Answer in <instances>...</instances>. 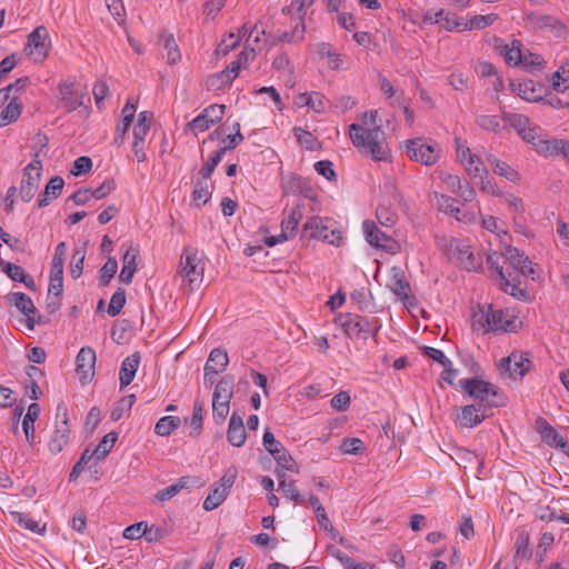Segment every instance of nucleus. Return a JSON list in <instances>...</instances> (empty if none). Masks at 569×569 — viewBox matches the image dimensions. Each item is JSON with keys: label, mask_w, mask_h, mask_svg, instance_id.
I'll use <instances>...</instances> for the list:
<instances>
[{"label": "nucleus", "mask_w": 569, "mask_h": 569, "mask_svg": "<svg viewBox=\"0 0 569 569\" xmlns=\"http://www.w3.org/2000/svg\"><path fill=\"white\" fill-rule=\"evenodd\" d=\"M510 87L515 93L526 101L535 102L542 99L532 80L511 81Z\"/></svg>", "instance_id": "26"}, {"label": "nucleus", "mask_w": 569, "mask_h": 569, "mask_svg": "<svg viewBox=\"0 0 569 569\" xmlns=\"http://www.w3.org/2000/svg\"><path fill=\"white\" fill-rule=\"evenodd\" d=\"M224 104L213 103L204 108L193 120L187 123V130L193 133L204 132L219 122L224 114Z\"/></svg>", "instance_id": "11"}, {"label": "nucleus", "mask_w": 569, "mask_h": 569, "mask_svg": "<svg viewBox=\"0 0 569 569\" xmlns=\"http://www.w3.org/2000/svg\"><path fill=\"white\" fill-rule=\"evenodd\" d=\"M84 251L76 249L70 263V274L73 279H78L83 271Z\"/></svg>", "instance_id": "58"}, {"label": "nucleus", "mask_w": 569, "mask_h": 569, "mask_svg": "<svg viewBox=\"0 0 569 569\" xmlns=\"http://www.w3.org/2000/svg\"><path fill=\"white\" fill-rule=\"evenodd\" d=\"M49 33L46 27H37L29 36L26 51L34 61H42L49 51Z\"/></svg>", "instance_id": "14"}, {"label": "nucleus", "mask_w": 569, "mask_h": 569, "mask_svg": "<svg viewBox=\"0 0 569 569\" xmlns=\"http://www.w3.org/2000/svg\"><path fill=\"white\" fill-rule=\"evenodd\" d=\"M363 449V442L359 438H345L340 450L347 455H358Z\"/></svg>", "instance_id": "64"}, {"label": "nucleus", "mask_w": 569, "mask_h": 569, "mask_svg": "<svg viewBox=\"0 0 569 569\" xmlns=\"http://www.w3.org/2000/svg\"><path fill=\"white\" fill-rule=\"evenodd\" d=\"M39 415L40 406L33 402L29 406L28 411L22 420V429L30 446L34 445V422L39 418Z\"/></svg>", "instance_id": "28"}, {"label": "nucleus", "mask_w": 569, "mask_h": 569, "mask_svg": "<svg viewBox=\"0 0 569 569\" xmlns=\"http://www.w3.org/2000/svg\"><path fill=\"white\" fill-rule=\"evenodd\" d=\"M147 522L140 521L133 525L128 526L123 530V537L126 539L136 540L146 536Z\"/></svg>", "instance_id": "63"}, {"label": "nucleus", "mask_w": 569, "mask_h": 569, "mask_svg": "<svg viewBox=\"0 0 569 569\" xmlns=\"http://www.w3.org/2000/svg\"><path fill=\"white\" fill-rule=\"evenodd\" d=\"M278 453L273 452L271 456L276 460L279 468L291 471V472H299V468L292 456L289 453V451L283 447L277 450Z\"/></svg>", "instance_id": "42"}, {"label": "nucleus", "mask_w": 569, "mask_h": 569, "mask_svg": "<svg viewBox=\"0 0 569 569\" xmlns=\"http://www.w3.org/2000/svg\"><path fill=\"white\" fill-rule=\"evenodd\" d=\"M60 102L66 111L71 112L83 104V94L74 89L73 82L59 84Z\"/></svg>", "instance_id": "17"}, {"label": "nucleus", "mask_w": 569, "mask_h": 569, "mask_svg": "<svg viewBox=\"0 0 569 569\" xmlns=\"http://www.w3.org/2000/svg\"><path fill=\"white\" fill-rule=\"evenodd\" d=\"M203 402L199 399L194 400L192 417L190 419L191 431L190 436L198 438L202 433L203 429Z\"/></svg>", "instance_id": "36"}, {"label": "nucleus", "mask_w": 569, "mask_h": 569, "mask_svg": "<svg viewBox=\"0 0 569 569\" xmlns=\"http://www.w3.org/2000/svg\"><path fill=\"white\" fill-rule=\"evenodd\" d=\"M336 323L351 339L367 340L375 337L381 328L378 318H368L357 313H340L336 318Z\"/></svg>", "instance_id": "4"}, {"label": "nucleus", "mask_w": 569, "mask_h": 569, "mask_svg": "<svg viewBox=\"0 0 569 569\" xmlns=\"http://www.w3.org/2000/svg\"><path fill=\"white\" fill-rule=\"evenodd\" d=\"M535 428L542 442L551 448L560 449L569 457L568 441L543 417H538L536 419Z\"/></svg>", "instance_id": "12"}, {"label": "nucleus", "mask_w": 569, "mask_h": 569, "mask_svg": "<svg viewBox=\"0 0 569 569\" xmlns=\"http://www.w3.org/2000/svg\"><path fill=\"white\" fill-rule=\"evenodd\" d=\"M227 496L226 489H221L219 486L214 485V488L203 501V509L211 511L218 508L226 500Z\"/></svg>", "instance_id": "47"}, {"label": "nucleus", "mask_w": 569, "mask_h": 569, "mask_svg": "<svg viewBox=\"0 0 569 569\" xmlns=\"http://www.w3.org/2000/svg\"><path fill=\"white\" fill-rule=\"evenodd\" d=\"M449 250L451 252L452 258H455L460 264H462L466 270L472 271L480 266L473 252L470 250V247L466 244L463 241L458 239H451L449 243Z\"/></svg>", "instance_id": "16"}, {"label": "nucleus", "mask_w": 569, "mask_h": 569, "mask_svg": "<svg viewBox=\"0 0 569 569\" xmlns=\"http://www.w3.org/2000/svg\"><path fill=\"white\" fill-rule=\"evenodd\" d=\"M21 111L22 103L19 96L13 94L6 108L0 112V127L14 122L20 117Z\"/></svg>", "instance_id": "31"}, {"label": "nucleus", "mask_w": 569, "mask_h": 569, "mask_svg": "<svg viewBox=\"0 0 569 569\" xmlns=\"http://www.w3.org/2000/svg\"><path fill=\"white\" fill-rule=\"evenodd\" d=\"M210 198L211 191L209 190L208 180H203L202 178L197 179L192 191V201L194 204L201 207L206 204Z\"/></svg>", "instance_id": "40"}, {"label": "nucleus", "mask_w": 569, "mask_h": 569, "mask_svg": "<svg viewBox=\"0 0 569 569\" xmlns=\"http://www.w3.org/2000/svg\"><path fill=\"white\" fill-rule=\"evenodd\" d=\"M153 114L149 111H142L138 116V121L133 128V138L144 140L150 130V122Z\"/></svg>", "instance_id": "43"}, {"label": "nucleus", "mask_w": 569, "mask_h": 569, "mask_svg": "<svg viewBox=\"0 0 569 569\" xmlns=\"http://www.w3.org/2000/svg\"><path fill=\"white\" fill-rule=\"evenodd\" d=\"M442 21H440V24L443 29L448 31H465L463 30V20L456 16L455 13L446 12L441 17Z\"/></svg>", "instance_id": "55"}, {"label": "nucleus", "mask_w": 569, "mask_h": 569, "mask_svg": "<svg viewBox=\"0 0 569 569\" xmlns=\"http://www.w3.org/2000/svg\"><path fill=\"white\" fill-rule=\"evenodd\" d=\"M543 156H562L569 160V141L563 139H550V142H540Z\"/></svg>", "instance_id": "32"}, {"label": "nucleus", "mask_w": 569, "mask_h": 569, "mask_svg": "<svg viewBox=\"0 0 569 569\" xmlns=\"http://www.w3.org/2000/svg\"><path fill=\"white\" fill-rule=\"evenodd\" d=\"M230 401L212 400V418L217 425H222L229 415Z\"/></svg>", "instance_id": "56"}, {"label": "nucleus", "mask_w": 569, "mask_h": 569, "mask_svg": "<svg viewBox=\"0 0 569 569\" xmlns=\"http://www.w3.org/2000/svg\"><path fill=\"white\" fill-rule=\"evenodd\" d=\"M70 440L69 413L63 402L57 406L56 427L48 442V449L52 455L63 450Z\"/></svg>", "instance_id": "6"}, {"label": "nucleus", "mask_w": 569, "mask_h": 569, "mask_svg": "<svg viewBox=\"0 0 569 569\" xmlns=\"http://www.w3.org/2000/svg\"><path fill=\"white\" fill-rule=\"evenodd\" d=\"M543 59L541 56L537 53H532L529 50L523 51L521 62L519 63V67H522L525 69H536L540 68L543 64Z\"/></svg>", "instance_id": "62"}, {"label": "nucleus", "mask_w": 569, "mask_h": 569, "mask_svg": "<svg viewBox=\"0 0 569 569\" xmlns=\"http://www.w3.org/2000/svg\"><path fill=\"white\" fill-rule=\"evenodd\" d=\"M8 303L14 306L26 317L38 315L32 299L23 292H10L6 296Z\"/></svg>", "instance_id": "25"}, {"label": "nucleus", "mask_w": 569, "mask_h": 569, "mask_svg": "<svg viewBox=\"0 0 569 569\" xmlns=\"http://www.w3.org/2000/svg\"><path fill=\"white\" fill-rule=\"evenodd\" d=\"M0 267L12 281L23 283L28 289L32 291L36 290V282L33 278L20 266L2 260L0 261Z\"/></svg>", "instance_id": "22"}, {"label": "nucleus", "mask_w": 569, "mask_h": 569, "mask_svg": "<svg viewBox=\"0 0 569 569\" xmlns=\"http://www.w3.org/2000/svg\"><path fill=\"white\" fill-rule=\"evenodd\" d=\"M301 238L322 240L330 244H338L341 240L339 231L329 230L320 217H311L303 226Z\"/></svg>", "instance_id": "10"}, {"label": "nucleus", "mask_w": 569, "mask_h": 569, "mask_svg": "<svg viewBox=\"0 0 569 569\" xmlns=\"http://www.w3.org/2000/svg\"><path fill=\"white\" fill-rule=\"evenodd\" d=\"M349 133L352 144L365 156L375 161H386L388 159L389 149L379 140V136L383 134L380 128L365 129L358 123H352L349 127Z\"/></svg>", "instance_id": "3"}, {"label": "nucleus", "mask_w": 569, "mask_h": 569, "mask_svg": "<svg viewBox=\"0 0 569 569\" xmlns=\"http://www.w3.org/2000/svg\"><path fill=\"white\" fill-rule=\"evenodd\" d=\"M523 51L521 50V42L515 40L512 46H505L500 49V54L509 66L519 67Z\"/></svg>", "instance_id": "38"}, {"label": "nucleus", "mask_w": 569, "mask_h": 569, "mask_svg": "<svg viewBox=\"0 0 569 569\" xmlns=\"http://www.w3.org/2000/svg\"><path fill=\"white\" fill-rule=\"evenodd\" d=\"M96 351L91 347H82L76 358V371L82 385L91 382L94 377Z\"/></svg>", "instance_id": "15"}, {"label": "nucleus", "mask_w": 569, "mask_h": 569, "mask_svg": "<svg viewBox=\"0 0 569 569\" xmlns=\"http://www.w3.org/2000/svg\"><path fill=\"white\" fill-rule=\"evenodd\" d=\"M140 359V353L138 351L123 359L119 372L120 390H123L132 382L138 370Z\"/></svg>", "instance_id": "21"}, {"label": "nucleus", "mask_w": 569, "mask_h": 569, "mask_svg": "<svg viewBox=\"0 0 569 569\" xmlns=\"http://www.w3.org/2000/svg\"><path fill=\"white\" fill-rule=\"evenodd\" d=\"M117 439L118 433L116 431H111L100 440L98 446L93 449L97 453V461L103 460L109 455Z\"/></svg>", "instance_id": "44"}, {"label": "nucleus", "mask_w": 569, "mask_h": 569, "mask_svg": "<svg viewBox=\"0 0 569 569\" xmlns=\"http://www.w3.org/2000/svg\"><path fill=\"white\" fill-rule=\"evenodd\" d=\"M139 256V249L133 247L132 244L124 251L122 257V269L119 274V281L126 284H130L132 282V278L137 271V258Z\"/></svg>", "instance_id": "20"}, {"label": "nucleus", "mask_w": 569, "mask_h": 569, "mask_svg": "<svg viewBox=\"0 0 569 569\" xmlns=\"http://www.w3.org/2000/svg\"><path fill=\"white\" fill-rule=\"evenodd\" d=\"M503 120L521 134L529 126H531L528 117L519 113L503 112Z\"/></svg>", "instance_id": "50"}, {"label": "nucleus", "mask_w": 569, "mask_h": 569, "mask_svg": "<svg viewBox=\"0 0 569 569\" xmlns=\"http://www.w3.org/2000/svg\"><path fill=\"white\" fill-rule=\"evenodd\" d=\"M63 187L64 180L60 176L52 177L37 201L38 207L43 208L49 206L53 199H57L61 194Z\"/></svg>", "instance_id": "23"}, {"label": "nucleus", "mask_w": 569, "mask_h": 569, "mask_svg": "<svg viewBox=\"0 0 569 569\" xmlns=\"http://www.w3.org/2000/svg\"><path fill=\"white\" fill-rule=\"evenodd\" d=\"M407 154L416 162L432 166L440 158V149L437 142H428L422 138H416L408 140Z\"/></svg>", "instance_id": "7"}, {"label": "nucleus", "mask_w": 569, "mask_h": 569, "mask_svg": "<svg viewBox=\"0 0 569 569\" xmlns=\"http://www.w3.org/2000/svg\"><path fill=\"white\" fill-rule=\"evenodd\" d=\"M551 84L557 92H565L569 88V59L552 74Z\"/></svg>", "instance_id": "33"}, {"label": "nucleus", "mask_w": 569, "mask_h": 569, "mask_svg": "<svg viewBox=\"0 0 569 569\" xmlns=\"http://www.w3.org/2000/svg\"><path fill=\"white\" fill-rule=\"evenodd\" d=\"M498 19L497 13H489L486 16L479 14L473 16L468 22H465L463 30L485 29L491 26Z\"/></svg>", "instance_id": "48"}, {"label": "nucleus", "mask_w": 569, "mask_h": 569, "mask_svg": "<svg viewBox=\"0 0 569 569\" xmlns=\"http://www.w3.org/2000/svg\"><path fill=\"white\" fill-rule=\"evenodd\" d=\"M293 133L300 144L305 146L308 150L315 149L317 138L311 132L300 127H296L293 128Z\"/></svg>", "instance_id": "60"}, {"label": "nucleus", "mask_w": 569, "mask_h": 569, "mask_svg": "<svg viewBox=\"0 0 569 569\" xmlns=\"http://www.w3.org/2000/svg\"><path fill=\"white\" fill-rule=\"evenodd\" d=\"M472 319L473 330H483V332H517L519 328L517 317L511 310L495 309L490 303L479 306Z\"/></svg>", "instance_id": "1"}, {"label": "nucleus", "mask_w": 569, "mask_h": 569, "mask_svg": "<svg viewBox=\"0 0 569 569\" xmlns=\"http://www.w3.org/2000/svg\"><path fill=\"white\" fill-rule=\"evenodd\" d=\"M316 0H290V3L282 8V13L287 16H296L299 20H303L307 9L315 3Z\"/></svg>", "instance_id": "39"}, {"label": "nucleus", "mask_w": 569, "mask_h": 569, "mask_svg": "<svg viewBox=\"0 0 569 569\" xmlns=\"http://www.w3.org/2000/svg\"><path fill=\"white\" fill-rule=\"evenodd\" d=\"M315 170L323 176L328 181H336L337 173L333 170V163L330 160H320L315 163Z\"/></svg>", "instance_id": "61"}, {"label": "nucleus", "mask_w": 569, "mask_h": 569, "mask_svg": "<svg viewBox=\"0 0 569 569\" xmlns=\"http://www.w3.org/2000/svg\"><path fill=\"white\" fill-rule=\"evenodd\" d=\"M160 41L163 48L167 50V59L168 62L174 64L181 59V53L179 51L178 44L172 33L167 31H162L160 33Z\"/></svg>", "instance_id": "34"}, {"label": "nucleus", "mask_w": 569, "mask_h": 569, "mask_svg": "<svg viewBox=\"0 0 569 569\" xmlns=\"http://www.w3.org/2000/svg\"><path fill=\"white\" fill-rule=\"evenodd\" d=\"M488 162L492 166L493 172L498 176L505 177L509 181H517L519 173L512 169L507 162L500 161L495 156L490 154L487 158Z\"/></svg>", "instance_id": "35"}, {"label": "nucleus", "mask_w": 569, "mask_h": 569, "mask_svg": "<svg viewBox=\"0 0 569 569\" xmlns=\"http://www.w3.org/2000/svg\"><path fill=\"white\" fill-rule=\"evenodd\" d=\"M118 270V261L114 257H109L99 271V283L104 287L110 283Z\"/></svg>", "instance_id": "52"}, {"label": "nucleus", "mask_w": 569, "mask_h": 569, "mask_svg": "<svg viewBox=\"0 0 569 569\" xmlns=\"http://www.w3.org/2000/svg\"><path fill=\"white\" fill-rule=\"evenodd\" d=\"M540 130L539 127L537 126H529L520 136L521 138L527 141L528 143H531L536 150L542 154V151L540 150V142H550V139H542L539 134H538V131Z\"/></svg>", "instance_id": "54"}, {"label": "nucleus", "mask_w": 569, "mask_h": 569, "mask_svg": "<svg viewBox=\"0 0 569 569\" xmlns=\"http://www.w3.org/2000/svg\"><path fill=\"white\" fill-rule=\"evenodd\" d=\"M458 387L476 403L486 409L503 407L506 405V396L503 391L489 381L479 377L460 379Z\"/></svg>", "instance_id": "2"}, {"label": "nucleus", "mask_w": 569, "mask_h": 569, "mask_svg": "<svg viewBox=\"0 0 569 569\" xmlns=\"http://www.w3.org/2000/svg\"><path fill=\"white\" fill-rule=\"evenodd\" d=\"M488 411L475 403L466 405L457 410L453 421L460 428H475L490 416Z\"/></svg>", "instance_id": "13"}, {"label": "nucleus", "mask_w": 569, "mask_h": 569, "mask_svg": "<svg viewBox=\"0 0 569 569\" xmlns=\"http://www.w3.org/2000/svg\"><path fill=\"white\" fill-rule=\"evenodd\" d=\"M529 532L522 527L517 530L515 542V562L529 560L532 556V549L529 546Z\"/></svg>", "instance_id": "27"}, {"label": "nucleus", "mask_w": 569, "mask_h": 569, "mask_svg": "<svg viewBox=\"0 0 569 569\" xmlns=\"http://www.w3.org/2000/svg\"><path fill=\"white\" fill-rule=\"evenodd\" d=\"M229 363V357L222 348H214L211 350L209 358L204 366H216L219 372H223Z\"/></svg>", "instance_id": "45"}, {"label": "nucleus", "mask_w": 569, "mask_h": 569, "mask_svg": "<svg viewBox=\"0 0 569 569\" xmlns=\"http://www.w3.org/2000/svg\"><path fill=\"white\" fill-rule=\"evenodd\" d=\"M32 166H27L23 169V177L20 184V197L24 202H29L39 188L41 180V172H31Z\"/></svg>", "instance_id": "19"}, {"label": "nucleus", "mask_w": 569, "mask_h": 569, "mask_svg": "<svg viewBox=\"0 0 569 569\" xmlns=\"http://www.w3.org/2000/svg\"><path fill=\"white\" fill-rule=\"evenodd\" d=\"M247 439V432L242 417L233 411L227 430V440L233 447H241Z\"/></svg>", "instance_id": "18"}, {"label": "nucleus", "mask_w": 569, "mask_h": 569, "mask_svg": "<svg viewBox=\"0 0 569 569\" xmlns=\"http://www.w3.org/2000/svg\"><path fill=\"white\" fill-rule=\"evenodd\" d=\"M477 124L485 130L498 132L500 129V121L498 116L481 114L476 120Z\"/></svg>", "instance_id": "59"}, {"label": "nucleus", "mask_w": 569, "mask_h": 569, "mask_svg": "<svg viewBox=\"0 0 569 569\" xmlns=\"http://www.w3.org/2000/svg\"><path fill=\"white\" fill-rule=\"evenodd\" d=\"M391 283L389 284L390 290L402 301H406L409 298L410 284L406 279L405 272L398 268L393 267L391 269Z\"/></svg>", "instance_id": "24"}, {"label": "nucleus", "mask_w": 569, "mask_h": 569, "mask_svg": "<svg viewBox=\"0 0 569 569\" xmlns=\"http://www.w3.org/2000/svg\"><path fill=\"white\" fill-rule=\"evenodd\" d=\"M466 171L471 179L486 178L488 176V169L483 164L482 160L477 156L470 158L465 164Z\"/></svg>", "instance_id": "53"}, {"label": "nucleus", "mask_w": 569, "mask_h": 569, "mask_svg": "<svg viewBox=\"0 0 569 569\" xmlns=\"http://www.w3.org/2000/svg\"><path fill=\"white\" fill-rule=\"evenodd\" d=\"M234 377L231 375L223 376L216 385L212 400L230 401L233 395Z\"/></svg>", "instance_id": "30"}, {"label": "nucleus", "mask_w": 569, "mask_h": 569, "mask_svg": "<svg viewBox=\"0 0 569 569\" xmlns=\"http://www.w3.org/2000/svg\"><path fill=\"white\" fill-rule=\"evenodd\" d=\"M226 153V148H219L210 157V159L201 167L199 170V174L203 180H209L211 178L212 172L216 167L221 162L223 154Z\"/></svg>", "instance_id": "46"}, {"label": "nucleus", "mask_w": 569, "mask_h": 569, "mask_svg": "<svg viewBox=\"0 0 569 569\" xmlns=\"http://www.w3.org/2000/svg\"><path fill=\"white\" fill-rule=\"evenodd\" d=\"M277 478L279 480V487L282 490L286 498L293 500L297 503L305 502L303 498L297 490L295 482L286 480L284 472L277 470Z\"/></svg>", "instance_id": "37"}, {"label": "nucleus", "mask_w": 569, "mask_h": 569, "mask_svg": "<svg viewBox=\"0 0 569 569\" xmlns=\"http://www.w3.org/2000/svg\"><path fill=\"white\" fill-rule=\"evenodd\" d=\"M180 425V418L174 416H164L160 418L156 426L154 432L160 437H168L176 430Z\"/></svg>", "instance_id": "41"}, {"label": "nucleus", "mask_w": 569, "mask_h": 569, "mask_svg": "<svg viewBox=\"0 0 569 569\" xmlns=\"http://www.w3.org/2000/svg\"><path fill=\"white\" fill-rule=\"evenodd\" d=\"M126 301H127L126 289L122 287H119L110 299L108 310H107L108 315L110 317L118 316L121 312L122 308L124 307Z\"/></svg>", "instance_id": "49"}, {"label": "nucleus", "mask_w": 569, "mask_h": 569, "mask_svg": "<svg viewBox=\"0 0 569 569\" xmlns=\"http://www.w3.org/2000/svg\"><path fill=\"white\" fill-rule=\"evenodd\" d=\"M363 232L367 242L376 248H386V242L390 240V238L370 220L363 222Z\"/></svg>", "instance_id": "29"}, {"label": "nucleus", "mask_w": 569, "mask_h": 569, "mask_svg": "<svg viewBox=\"0 0 569 569\" xmlns=\"http://www.w3.org/2000/svg\"><path fill=\"white\" fill-rule=\"evenodd\" d=\"M12 516L16 519V521L20 526H23L26 529L39 535H44L46 525L41 527L38 521L30 517V515L23 512H13Z\"/></svg>", "instance_id": "51"}, {"label": "nucleus", "mask_w": 569, "mask_h": 569, "mask_svg": "<svg viewBox=\"0 0 569 569\" xmlns=\"http://www.w3.org/2000/svg\"><path fill=\"white\" fill-rule=\"evenodd\" d=\"M180 270L183 282L189 286V290L193 291L199 288L203 280L204 264L198 257L196 249L184 248L181 254Z\"/></svg>", "instance_id": "5"}, {"label": "nucleus", "mask_w": 569, "mask_h": 569, "mask_svg": "<svg viewBox=\"0 0 569 569\" xmlns=\"http://www.w3.org/2000/svg\"><path fill=\"white\" fill-rule=\"evenodd\" d=\"M532 361L527 352L513 351L500 360L499 369L508 372L509 378L521 380L530 371Z\"/></svg>", "instance_id": "9"}, {"label": "nucleus", "mask_w": 569, "mask_h": 569, "mask_svg": "<svg viewBox=\"0 0 569 569\" xmlns=\"http://www.w3.org/2000/svg\"><path fill=\"white\" fill-rule=\"evenodd\" d=\"M526 28L531 31H549L555 37H565L567 27L557 17L539 12H528L523 18Z\"/></svg>", "instance_id": "8"}, {"label": "nucleus", "mask_w": 569, "mask_h": 569, "mask_svg": "<svg viewBox=\"0 0 569 569\" xmlns=\"http://www.w3.org/2000/svg\"><path fill=\"white\" fill-rule=\"evenodd\" d=\"M503 257L515 270H517L522 262L527 261V256L519 249L511 246L506 248Z\"/></svg>", "instance_id": "57"}]
</instances>
